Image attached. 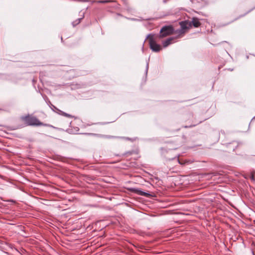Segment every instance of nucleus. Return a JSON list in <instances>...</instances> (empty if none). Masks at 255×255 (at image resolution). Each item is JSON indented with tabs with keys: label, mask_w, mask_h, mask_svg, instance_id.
Segmentation results:
<instances>
[{
	"label": "nucleus",
	"mask_w": 255,
	"mask_h": 255,
	"mask_svg": "<svg viewBox=\"0 0 255 255\" xmlns=\"http://www.w3.org/2000/svg\"><path fill=\"white\" fill-rule=\"evenodd\" d=\"M25 122L29 126H45L41 123L36 118L33 117H26L24 118Z\"/></svg>",
	"instance_id": "1"
},
{
	"label": "nucleus",
	"mask_w": 255,
	"mask_h": 255,
	"mask_svg": "<svg viewBox=\"0 0 255 255\" xmlns=\"http://www.w3.org/2000/svg\"><path fill=\"white\" fill-rule=\"evenodd\" d=\"M149 44L150 48L154 52H158L161 49V47L159 44L156 43L153 36L148 35Z\"/></svg>",
	"instance_id": "2"
},
{
	"label": "nucleus",
	"mask_w": 255,
	"mask_h": 255,
	"mask_svg": "<svg viewBox=\"0 0 255 255\" xmlns=\"http://www.w3.org/2000/svg\"><path fill=\"white\" fill-rule=\"evenodd\" d=\"M173 32V29L171 26H165L161 29L159 37L160 38L166 37L172 34Z\"/></svg>",
	"instance_id": "3"
},
{
	"label": "nucleus",
	"mask_w": 255,
	"mask_h": 255,
	"mask_svg": "<svg viewBox=\"0 0 255 255\" xmlns=\"http://www.w3.org/2000/svg\"><path fill=\"white\" fill-rule=\"evenodd\" d=\"M181 26V29L179 30L178 33L180 34H183L184 32V30L191 27V22L188 21H183L180 22Z\"/></svg>",
	"instance_id": "4"
},
{
	"label": "nucleus",
	"mask_w": 255,
	"mask_h": 255,
	"mask_svg": "<svg viewBox=\"0 0 255 255\" xmlns=\"http://www.w3.org/2000/svg\"><path fill=\"white\" fill-rule=\"evenodd\" d=\"M174 39L173 37H170L162 42V44L164 47H166L172 43V41Z\"/></svg>",
	"instance_id": "5"
},
{
	"label": "nucleus",
	"mask_w": 255,
	"mask_h": 255,
	"mask_svg": "<svg viewBox=\"0 0 255 255\" xmlns=\"http://www.w3.org/2000/svg\"><path fill=\"white\" fill-rule=\"evenodd\" d=\"M191 22V26L193 25L195 27H198L200 25V22L199 19L197 18H193Z\"/></svg>",
	"instance_id": "6"
},
{
	"label": "nucleus",
	"mask_w": 255,
	"mask_h": 255,
	"mask_svg": "<svg viewBox=\"0 0 255 255\" xmlns=\"http://www.w3.org/2000/svg\"><path fill=\"white\" fill-rule=\"evenodd\" d=\"M111 1L110 0H99V1H94V2H98V3H108V2H110Z\"/></svg>",
	"instance_id": "7"
},
{
	"label": "nucleus",
	"mask_w": 255,
	"mask_h": 255,
	"mask_svg": "<svg viewBox=\"0 0 255 255\" xmlns=\"http://www.w3.org/2000/svg\"><path fill=\"white\" fill-rule=\"evenodd\" d=\"M82 18H79L78 19L76 20L75 21L73 22V25L74 26L78 24L79 23H80V20Z\"/></svg>",
	"instance_id": "8"
},
{
	"label": "nucleus",
	"mask_w": 255,
	"mask_h": 255,
	"mask_svg": "<svg viewBox=\"0 0 255 255\" xmlns=\"http://www.w3.org/2000/svg\"><path fill=\"white\" fill-rule=\"evenodd\" d=\"M140 194L141 195L145 196H146V197H148L149 195V193H145V192H142V191H141Z\"/></svg>",
	"instance_id": "9"
},
{
	"label": "nucleus",
	"mask_w": 255,
	"mask_h": 255,
	"mask_svg": "<svg viewBox=\"0 0 255 255\" xmlns=\"http://www.w3.org/2000/svg\"><path fill=\"white\" fill-rule=\"evenodd\" d=\"M64 115H65L66 117H70V115L66 113H64Z\"/></svg>",
	"instance_id": "10"
},
{
	"label": "nucleus",
	"mask_w": 255,
	"mask_h": 255,
	"mask_svg": "<svg viewBox=\"0 0 255 255\" xmlns=\"http://www.w3.org/2000/svg\"><path fill=\"white\" fill-rule=\"evenodd\" d=\"M252 179H254V176H253V175H252Z\"/></svg>",
	"instance_id": "11"
}]
</instances>
